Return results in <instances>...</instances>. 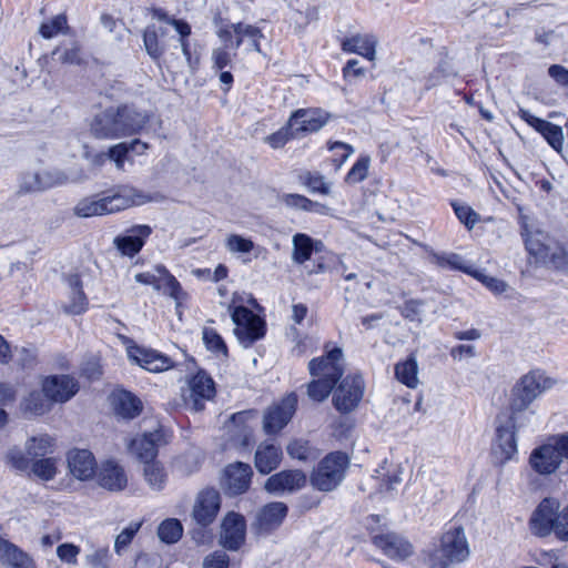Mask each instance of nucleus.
Wrapping results in <instances>:
<instances>
[{"label": "nucleus", "instance_id": "ddd939ff", "mask_svg": "<svg viewBox=\"0 0 568 568\" xmlns=\"http://www.w3.org/2000/svg\"><path fill=\"white\" fill-rule=\"evenodd\" d=\"M69 182L68 175L60 170H44L41 172L23 173L20 180V192H41L51 187L64 185Z\"/></svg>", "mask_w": 568, "mask_h": 568}, {"label": "nucleus", "instance_id": "3c124183", "mask_svg": "<svg viewBox=\"0 0 568 568\" xmlns=\"http://www.w3.org/2000/svg\"><path fill=\"white\" fill-rule=\"evenodd\" d=\"M334 386L335 384L332 381L314 377L307 385V394L313 400L323 402L328 397Z\"/></svg>", "mask_w": 568, "mask_h": 568}, {"label": "nucleus", "instance_id": "4c0bfd02", "mask_svg": "<svg viewBox=\"0 0 568 568\" xmlns=\"http://www.w3.org/2000/svg\"><path fill=\"white\" fill-rule=\"evenodd\" d=\"M545 235L541 232H528L525 234L526 250L537 262H546L550 254L549 247L544 242Z\"/></svg>", "mask_w": 568, "mask_h": 568}, {"label": "nucleus", "instance_id": "7ed1b4c3", "mask_svg": "<svg viewBox=\"0 0 568 568\" xmlns=\"http://www.w3.org/2000/svg\"><path fill=\"white\" fill-rule=\"evenodd\" d=\"M470 555L469 544L462 526L449 527L440 537L438 548L430 555L432 568H449L465 561Z\"/></svg>", "mask_w": 568, "mask_h": 568}, {"label": "nucleus", "instance_id": "bb28decb", "mask_svg": "<svg viewBox=\"0 0 568 568\" xmlns=\"http://www.w3.org/2000/svg\"><path fill=\"white\" fill-rule=\"evenodd\" d=\"M287 506L281 501L265 505L257 514L256 525L261 532L267 534L281 526L287 515Z\"/></svg>", "mask_w": 568, "mask_h": 568}, {"label": "nucleus", "instance_id": "774afa93", "mask_svg": "<svg viewBox=\"0 0 568 568\" xmlns=\"http://www.w3.org/2000/svg\"><path fill=\"white\" fill-rule=\"evenodd\" d=\"M229 561V556L224 551L217 550L205 557L203 568H227Z\"/></svg>", "mask_w": 568, "mask_h": 568}, {"label": "nucleus", "instance_id": "e2e57ef3", "mask_svg": "<svg viewBox=\"0 0 568 568\" xmlns=\"http://www.w3.org/2000/svg\"><path fill=\"white\" fill-rule=\"evenodd\" d=\"M140 527V523H132L116 536L114 542V548L116 552H120L122 548L126 547L131 542Z\"/></svg>", "mask_w": 568, "mask_h": 568}, {"label": "nucleus", "instance_id": "dca6fc26", "mask_svg": "<svg viewBox=\"0 0 568 568\" xmlns=\"http://www.w3.org/2000/svg\"><path fill=\"white\" fill-rule=\"evenodd\" d=\"M253 476L252 467L248 464L236 462L225 467L221 486L230 496L245 493Z\"/></svg>", "mask_w": 568, "mask_h": 568}, {"label": "nucleus", "instance_id": "bf43d9fd", "mask_svg": "<svg viewBox=\"0 0 568 568\" xmlns=\"http://www.w3.org/2000/svg\"><path fill=\"white\" fill-rule=\"evenodd\" d=\"M400 312L410 322L420 323L423 321L424 303L415 300L407 301Z\"/></svg>", "mask_w": 568, "mask_h": 568}, {"label": "nucleus", "instance_id": "58836bf2", "mask_svg": "<svg viewBox=\"0 0 568 568\" xmlns=\"http://www.w3.org/2000/svg\"><path fill=\"white\" fill-rule=\"evenodd\" d=\"M293 251L292 260L296 264H303L308 261L313 253V240L304 233H296L292 240Z\"/></svg>", "mask_w": 568, "mask_h": 568}, {"label": "nucleus", "instance_id": "cd10ccee", "mask_svg": "<svg viewBox=\"0 0 568 568\" xmlns=\"http://www.w3.org/2000/svg\"><path fill=\"white\" fill-rule=\"evenodd\" d=\"M161 439V432L155 430L134 438L129 448L138 459L146 465V463L155 462L154 458L158 455V445Z\"/></svg>", "mask_w": 568, "mask_h": 568}, {"label": "nucleus", "instance_id": "72a5a7b5", "mask_svg": "<svg viewBox=\"0 0 568 568\" xmlns=\"http://www.w3.org/2000/svg\"><path fill=\"white\" fill-rule=\"evenodd\" d=\"M342 50L373 60L375 55V40L369 36L356 34L343 40Z\"/></svg>", "mask_w": 568, "mask_h": 568}, {"label": "nucleus", "instance_id": "c9c22d12", "mask_svg": "<svg viewBox=\"0 0 568 568\" xmlns=\"http://www.w3.org/2000/svg\"><path fill=\"white\" fill-rule=\"evenodd\" d=\"M69 286L71 288L70 303L64 307L67 313L81 314L87 310L88 300L82 291V283L79 275H70L68 278Z\"/></svg>", "mask_w": 568, "mask_h": 568}, {"label": "nucleus", "instance_id": "6e6552de", "mask_svg": "<svg viewBox=\"0 0 568 568\" xmlns=\"http://www.w3.org/2000/svg\"><path fill=\"white\" fill-rule=\"evenodd\" d=\"M214 394L213 379L206 373L200 371L187 382V386L182 388L181 397L186 409L201 412Z\"/></svg>", "mask_w": 568, "mask_h": 568}, {"label": "nucleus", "instance_id": "052dcab7", "mask_svg": "<svg viewBox=\"0 0 568 568\" xmlns=\"http://www.w3.org/2000/svg\"><path fill=\"white\" fill-rule=\"evenodd\" d=\"M297 138L294 131L291 129L290 123L287 126L282 128L277 132L268 135L265 140L273 148L278 149L284 146L291 139Z\"/></svg>", "mask_w": 568, "mask_h": 568}, {"label": "nucleus", "instance_id": "5701e85b", "mask_svg": "<svg viewBox=\"0 0 568 568\" xmlns=\"http://www.w3.org/2000/svg\"><path fill=\"white\" fill-rule=\"evenodd\" d=\"M306 484V475L298 469L282 470L267 478L265 489L272 494L293 493Z\"/></svg>", "mask_w": 568, "mask_h": 568}, {"label": "nucleus", "instance_id": "a19ab883", "mask_svg": "<svg viewBox=\"0 0 568 568\" xmlns=\"http://www.w3.org/2000/svg\"><path fill=\"white\" fill-rule=\"evenodd\" d=\"M143 476L153 490H162L168 480L165 469L159 462L146 463L143 467Z\"/></svg>", "mask_w": 568, "mask_h": 568}, {"label": "nucleus", "instance_id": "20e7f679", "mask_svg": "<svg viewBox=\"0 0 568 568\" xmlns=\"http://www.w3.org/2000/svg\"><path fill=\"white\" fill-rule=\"evenodd\" d=\"M555 384L556 381L554 378L539 369L524 375L518 386L514 389L510 412L521 417L532 415L534 412L527 413L529 405L542 393L552 388Z\"/></svg>", "mask_w": 568, "mask_h": 568}, {"label": "nucleus", "instance_id": "13d9d810", "mask_svg": "<svg viewBox=\"0 0 568 568\" xmlns=\"http://www.w3.org/2000/svg\"><path fill=\"white\" fill-rule=\"evenodd\" d=\"M203 341L209 349L216 353H227L223 338L213 328L205 327L203 329Z\"/></svg>", "mask_w": 568, "mask_h": 568}, {"label": "nucleus", "instance_id": "423d86ee", "mask_svg": "<svg viewBox=\"0 0 568 568\" xmlns=\"http://www.w3.org/2000/svg\"><path fill=\"white\" fill-rule=\"evenodd\" d=\"M349 466V456L343 452L327 454L314 468L311 475V484L321 491L336 489L345 477Z\"/></svg>", "mask_w": 568, "mask_h": 568}, {"label": "nucleus", "instance_id": "39448f33", "mask_svg": "<svg viewBox=\"0 0 568 568\" xmlns=\"http://www.w3.org/2000/svg\"><path fill=\"white\" fill-rule=\"evenodd\" d=\"M524 417L510 413L509 416H500L497 419L496 436L491 446V456L496 465H505L516 458V433L524 426Z\"/></svg>", "mask_w": 568, "mask_h": 568}, {"label": "nucleus", "instance_id": "4d7b16f0", "mask_svg": "<svg viewBox=\"0 0 568 568\" xmlns=\"http://www.w3.org/2000/svg\"><path fill=\"white\" fill-rule=\"evenodd\" d=\"M225 246L232 253H250L254 248V243L250 239L231 234L226 239Z\"/></svg>", "mask_w": 568, "mask_h": 568}, {"label": "nucleus", "instance_id": "aec40b11", "mask_svg": "<svg viewBox=\"0 0 568 568\" xmlns=\"http://www.w3.org/2000/svg\"><path fill=\"white\" fill-rule=\"evenodd\" d=\"M246 523L242 515L229 513L222 521L220 544L227 550H237L245 541Z\"/></svg>", "mask_w": 568, "mask_h": 568}, {"label": "nucleus", "instance_id": "680f3d73", "mask_svg": "<svg viewBox=\"0 0 568 568\" xmlns=\"http://www.w3.org/2000/svg\"><path fill=\"white\" fill-rule=\"evenodd\" d=\"M128 154L126 142L118 143L111 146L108 151L109 160L113 161L115 168L120 171L124 170V163L128 159Z\"/></svg>", "mask_w": 568, "mask_h": 568}, {"label": "nucleus", "instance_id": "4468645a", "mask_svg": "<svg viewBox=\"0 0 568 568\" xmlns=\"http://www.w3.org/2000/svg\"><path fill=\"white\" fill-rule=\"evenodd\" d=\"M80 389L79 382L71 375H51L42 382L44 397L53 403L70 400Z\"/></svg>", "mask_w": 568, "mask_h": 568}, {"label": "nucleus", "instance_id": "b1692460", "mask_svg": "<svg viewBox=\"0 0 568 568\" xmlns=\"http://www.w3.org/2000/svg\"><path fill=\"white\" fill-rule=\"evenodd\" d=\"M518 115L527 124H529L537 132H539L547 140V142L551 145L552 149H555L556 151H560L562 149L564 132L561 126L542 120L540 118H537L534 114H531L528 110L523 108L518 110Z\"/></svg>", "mask_w": 568, "mask_h": 568}, {"label": "nucleus", "instance_id": "5fc2aeb1", "mask_svg": "<svg viewBox=\"0 0 568 568\" xmlns=\"http://www.w3.org/2000/svg\"><path fill=\"white\" fill-rule=\"evenodd\" d=\"M369 166V158H359L353 168L349 170L345 178V182L348 184H356L366 179Z\"/></svg>", "mask_w": 568, "mask_h": 568}, {"label": "nucleus", "instance_id": "f257e3e1", "mask_svg": "<svg viewBox=\"0 0 568 568\" xmlns=\"http://www.w3.org/2000/svg\"><path fill=\"white\" fill-rule=\"evenodd\" d=\"M150 119L148 111L132 103L111 105L94 114L90 133L99 140H119L140 134Z\"/></svg>", "mask_w": 568, "mask_h": 568}, {"label": "nucleus", "instance_id": "412c9836", "mask_svg": "<svg viewBox=\"0 0 568 568\" xmlns=\"http://www.w3.org/2000/svg\"><path fill=\"white\" fill-rule=\"evenodd\" d=\"M327 113L320 109H300L295 111L288 122L296 136L317 132L327 122Z\"/></svg>", "mask_w": 568, "mask_h": 568}, {"label": "nucleus", "instance_id": "ea45409f", "mask_svg": "<svg viewBox=\"0 0 568 568\" xmlns=\"http://www.w3.org/2000/svg\"><path fill=\"white\" fill-rule=\"evenodd\" d=\"M40 392H31L22 402V410L29 416H41L50 410V400Z\"/></svg>", "mask_w": 568, "mask_h": 568}, {"label": "nucleus", "instance_id": "a211bd4d", "mask_svg": "<svg viewBox=\"0 0 568 568\" xmlns=\"http://www.w3.org/2000/svg\"><path fill=\"white\" fill-rule=\"evenodd\" d=\"M129 359L151 373H161L174 367V362L169 356L141 346L128 348Z\"/></svg>", "mask_w": 568, "mask_h": 568}, {"label": "nucleus", "instance_id": "0e129e2a", "mask_svg": "<svg viewBox=\"0 0 568 568\" xmlns=\"http://www.w3.org/2000/svg\"><path fill=\"white\" fill-rule=\"evenodd\" d=\"M79 554L80 548L70 542L62 544L57 548V556L67 564H75Z\"/></svg>", "mask_w": 568, "mask_h": 568}, {"label": "nucleus", "instance_id": "2eb2a0df", "mask_svg": "<svg viewBox=\"0 0 568 568\" xmlns=\"http://www.w3.org/2000/svg\"><path fill=\"white\" fill-rule=\"evenodd\" d=\"M220 508V493L214 488H205L195 498L192 517L199 525L205 527L215 520Z\"/></svg>", "mask_w": 568, "mask_h": 568}, {"label": "nucleus", "instance_id": "603ef678", "mask_svg": "<svg viewBox=\"0 0 568 568\" xmlns=\"http://www.w3.org/2000/svg\"><path fill=\"white\" fill-rule=\"evenodd\" d=\"M452 206L460 223H463L467 230H473L479 221V214L465 203L453 202Z\"/></svg>", "mask_w": 568, "mask_h": 568}, {"label": "nucleus", "instance_id": "de8ad7c7", "mask_svg": "<svg viewBox=\"0 0 568 568\" xmlns=\"http://www.w3.org/2000/svg\"><path fill=\"white\" fill-rule=\"evenodd\" d=\"M31 471L42 480H51L57 475V459L53 457L34 458L31 463Z\"/></svg>", "mask_w": 568, "mask_h": 568}, {"label": "nucleus", "instance_id": "e433bc0d", "mask_svg": "<svg viewBox=\"0 0 568 568\" xmlns=\"http://www.w3.org/2000/svg\"><path fill=\"white\" fill-rule=\"evenodd\" d=\"M164 34L165 30L154 24L148 26L143 31L145 51L154 61H158L164 53V47L160 42V38Z\"/></svg>", "mask_w": 568, "mask_h": 568}, {"label": "nucleus", "instance_id": "2f4dec72", "mask_svg": "<svg viewBox=\"0 0 568 568\" xmlns=\"http://www.w3.org/2000/svg\"><path fill=\"white\" fill-rule=\"evenodd\" d=\"M112 405L116 415L125 419H132L136 417L142 410L141 400L132 393L126 390L113 393Z\"/></svg>", "mask_w": 568, "mask_h": 568}, {"label": "nucleus", "instance_id": "c85d7f7f", "mask_svg": "<svg viewBox=\"0 0 568 568\" xmlns=\"http://www.w3.org/2000/svg\"><path fill=\"white\" fill-rule=\"evenodd\" d=\"M0 564L9 568H36L32 558L27 552L1 536Z\"/></svg>", "mask_w": 568, "mask_h": 568}, {"label": "nucleus", "instance_id": "09e8293b", "mask_svg": "<svg viewBox=\"0 0 568 568\" xmlns=\"http://www.w3.org/2000/svg\"><path fill=\"white\" fill-rule=\"evenodd\" d=\"M183 532L181 523L178 519H166L158 528L159 538L166 542H176Z\"/></svg>", "mask_w": 568, "mask_h": 568}, {"label": "nucleus", "instance_id": "a18cd8bd", "mask_svg": "<svg viewBox=\"0 0 568 568\" xmlns=\"http://www.w3.org/2000/svg\"><path fill=\"white\" fill-rule=\"evenodd\" d=\"M52 55H58V60L63 64H80L82 62L81 44L78 41L70 42L67 47H57Z\"/></svg>", "mask_w": 568, "mask_h": 568}, {"label": "nucleus", "instance_id": "79ce46f5", "mask_svg": "<svg viewBox=\"0 0 568 568\" xmlns=\"http://www.w3.org/2000/svg\"><path fill=\"white\" fill-rule=\"evenodd\" d=\"M433 260L434 263L439 267L458 270L469 275H471L475 268L474 265L466 262L460 255L456 253L434 254Z\"/></svg>", "mask_w": 568, "mask_h": 568}, {"label": "nucleus", "instance_id": "473e14b6", "mask_svg": "<svg viewBox=\"0 0 568 568\" xmlns=\"http://www.w3.org/2000/svg\"><path fill=\"white\" fill-rule=\"evenodd\" d=\"M419 367L414 354L408 355L404 361L395 365V377L403 385L415 389L419 385Z\"/></svg>", "mask_w": 568, "mask_h": 568}, {"label": "nucleus", "instance_id": "7c9ffc66", "mask_svg": "<svg viewBox=\"0 0 568 568\" xmlns=\"http://www.w3.org/2000/svg\"><path fill=\"white\" fill-rule=\"evenodd\" d=\"M99 484L109 490L119 491L125 488L128 478L121 466L113 462H105L99 471Z\"/></svg>", "mask_w": 568, "mask_h": 568}, {"label": "nucleus", "instance_id": "864d4df0", "mask_svg": "<svg viewBox=\"0 0 568 568\" xmlns=\"http://www.w3.org/2000/svg\"><path fill=\"white\" fill-rule=\"evenodd\" d=\"M415 554L413 544L404 536H393V560L405 561Z\"/></svg>", "mask_w": 568, "mask_h": 568}, {"label": "nucleus", "instance_id": "c03bdc74", "mask_svg": "<svg viewBox=\"0 0 568 568\" xmlns=\"http://www.w3.org/2000/svg\"><path fill=\"white\" fill-rule=\"evenodd\" d=\"M53 445V438L48 435L32 437L26 445L27 455L33 459L44 457L47 454L52 453Z\"/></svg>", "mask_w": 568, "mask_h": 568}, {"label": "nucleus", "instance_id": "c756f323", "mask_svg": "<svg viewBox=\"0 0 568 568\" xmlns=\"http://www.w3.org/2000/svg\"><path fill=\"white\" fill-rule=\"evenodd\" d=\"M68 466L74 477L85 480L93 476L97 464L91 452L74 449L68 455Z\"/></svg>", "mask_w": 568, "mask_h": 568}, {"label": "nucleus", "instance_id": "6e6d98bb", "mask_svg": "<svg viewBox=\"0 0 568 568\" xmlns=\"http://www.w3.org/2000/svg\"><path fill=\"white\" fill-rule=\"evenodd\" d=\"M471 276L480 281L489 291L495 294H501L507 291L508 285L503 280L485 274L483 271L474 268Z\"/></svg>", "mask_w": 568, "mask_h": 568}, {"label": "nucleus", "instance_id": "f03ea898", "mask_svg": "<svg viewBox=\"0 0 568 568\" xmlns=\"http://www.w3.org/2000/svg\"><path fill=\"white\" fill-rule=\"evenodd\" d=\"M158 199L159 194L151 195L133 186L121 185L111 192L81 199L74 205L73 214L84 219L112 214L133 205L158 201Z\"/></svg>", "mask_w": 568, "mask_h": 568}, {"label": "nucleus", "instance_id": "49530a36", "mask_svg": "<svg viewBox=\"0 0 568 568\" xmlns=\"http://www.w3.org/2000/svg\"><path fill=\"white\" fill-rule=\"evenodd\" d=\"M286 450L291 458L298 459L301 462H307L316 458L315 449L307 440L304 439L292 440L287 445Z\"/></svg>", "mask_w": 568, "mask_h": 568}, {"label": "nucleus", "instance_id": "9b49d317", "mask_svg": "<svg viewBox=\"0 0 568 568\" xmlns=\"http://www.w3.org/2000/svg\"><path fill=\"white\" fill-rule=\"evenodd\" d=\"M364 381L361 375L346 376L333 395L335 408L341 413H349L354 410L364 395Z\"/></svg>", "mask_w": 568, "mask_h": 568}, {"label": "nucleus", "instance_id": "338daca9", "mask_svg": "<svg viewBox=\"0 0 568 568\" xmlns=\"http://www.w3.org/2000/svg\"><path fill=\"white\" fill-rule=\"evenodd\" d=\"M91 568H109L110 552L108 548L94 550L87 557Z\"/></svg>", "mask_w": 568, "mask_h": 568}, {"label": "nucleus", "instance_id": "9d476101", "mask_svg": "<svg viewBox=\"0 0 568 568\" xmlns=\"http://www.w3.org/2000/svg\"><path fill=\"white\" fill-rule=\"evenodd\" d=\"M297 406V396L291 393L281 402L270 406L263 416V430L267 435L277 434L292 419Z\"/></svg>", "mask_w": 568, "mask_h": 568}, {"label": "nucleus", "instance_id": "8fccbe9b", "mask_svg": "<svg viewBox=\"0 0 568 568\" xmlns=\"http://www.w3.org/2000/svg\"><path fill=\"white\" fill-rule=\"evenodd\" d=\"M301 181L311 192H317L323 195L331 193V183L326 182L325 178L318 172H305L301 175Z\"/></svg>", "mask_w": 568, "mask_h": 568}, {"label": "nucleus", "instance_id": "393cba45", "mask_svg": "<svg viewBox=\"0 0 568 568\" xmlns=\"http://www.w3.org/2000/svg\"><path fill=\"white\" fill-rule=\"evenodd\" d=\"M256 417L255 410H243L233 414L227 424L232 437L239 442L242 447H247L253 442V428L251 422Z\"/></svg>", "mask_w": 568, "mask_h": 568}, {"label": "nucleus", "instance_id": "f8f14e48", "mask_svg": "<svg viewBox=\"0 0 568 568\" xmlns=\"http://www.w3.org/2000/svg\"><path fill=\"white\" fill-rule=\"evenodd\" d=\"M559 503L554 498H545L534 510L529 527L534 535L546 537L556 534Z\"/></svg>", "mask_w": 568, "mask_h": 568}, {"label": "nucleus", "instance_id": "69168bd1", "mask_svg": "<svg viewBox=\"0 0 568 568\" xmlns=\"http://www.w3.org/2000/svg\"><path fill=\"white\" fill-rule=\"evenodd\" d=\"M282 202L288 207L298 209L303 211L310 210L311 206L313 205L312 200L301 194H284L282 196Z\"/></svg>", "mask_w": 568, "mask_h": 568}, {"label": "nucleus", "instance_id": "37998d69", "mask_svg": "<svg viewBox=\"0 0 568 568\" xmlns=\"http://www.w3.org/2000/svg\"><path fill=\"white\" fill-rule=\"evenodd\" d=\"M39 33L44 39H51L58 34H69L70 27L67 16L61 13L49 21L42 22L39 28Z\"/></svg>", "mask_w": 568, "mask_h": 568}, {"label": "nucleus", "instance_id": "0eeeda50", "mask_svg": "<svg viewBox=\"0 0 568 568\" xmlns=\"http://www.w3.org/2000/svg\"><path fill=\"white\" fill-rule=\"evenodd\" d=\"M231 317L236 325L234 333L244 347L251 346L265 335V322L250 308L245 306L233 307Z\"/></svg>", "mask_w": 568, "mask_h": 568}, {"label": "nucleus", "instance_id": "a878e982", "mask_svg": "<svg viewBox=\"0 0 568 568\" xmlns=\"http://www.w3.org/2000/svg\"><path fill=\"white\" fill-rule=\"evenodd\" d=\"M281 446L272 442L261 443L255 452L254 464L258 473L266 475L274 470L282 460Z\"/></svg>", "mask_w": 568, "mask_h": 568}, {"label": "nucleus", "instance_id": "1a4fd4ad", "mask_svg": "<svg viewBox=\"0 0 568 568\" xmlns=\"http://www.w3.org/2000/svg\"><path fill=\"white\" fill-rule=\"evenodd\" d=\"M216 36L223 42V48L235 50L244 42V37H247L252 49L261 53L260 40L263 38V33L255 26L243 22L221 24L216 30Z\"/></svg>", "mask_w": 568, "mask_h": 568}, {"label": "nucleus", "instance_id": "f3484780", "mask_svg": "<svg viewBox=\"0 0 568 568\" xmlns=\"http://www.w3.org/2000/svg\"><path fill=\"white\" fill-rule=\"evenodd\" d=\"M152 234V227L138 224L128 229L113 239V245L122 256L134 257L144 246L146 239Z\"/></svg>", "mask_w": 568, "mask_h": 568}, {"label": "nucleus", "instance_id": "6ab92c4d", "mask_svg": "<svg viewBox=\"0 0 568 568\" xmlns=\"http://www.w3.org/2000/svg\"><path fill=\"white\" fill-rule=\"evenodd\" d=\"M342 357V349L338 347L333 348L326 356L314 358L310 362V374L315 378L332 381V383L336 384L344 372L341 364Z\"/></svg>", "mask_w": 568, "mask_h": 568}, {"label": "nucleus", "instance_id": "f704fd0d", "mask_svg": "<svg viewBox=\"0 0 568 568\" xmlns=\"http://www.w3.org/2000/svg\"><path fill=\"white\" fill-rule=\"evenodd\" d=\"M155 271L161 275V284L164 294L171 296L179 308L183 301L187 298V293L183 291L178 280L163 265H156Z\"/></svg>", "mask_w": 568, "mask_h": 568}, {"label": "nucleus", "instance_id": "4be33fe9", "mask_svg": "<svg viewBox=\"0 0 568 568\" xmlns=\"http://www.w3.org/2000/svg\"><path fill=\"white\" fill-rule=\"evenodd\" d=\"M560 465L561 459L559 454L550 440L536 447L530 453L529 466L539 475H551L560 467Z\"/></svg>", "mask_w": 568, "mask_h": 568}]
</instances>
